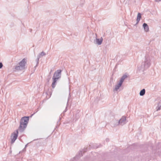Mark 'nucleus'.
Here are the masks:
<instances>
[{"instance_id": "1", "label": "nucleus", "mask_w": 161, "mask_h": 161, "mask_svg": "<svg viewBox=\"0 0 161 161\" xmlns=\"http://www.w3.org/2000/svg\"><path fill=\"white\" fill-rule=\"evenodd\" d=\"M29 121V117L25 116L21 118L20 121V125L18 129L14 131L12 133L11 136V144H13L17 138L19 130L20 132H22L26 127Z\"/></svg>"}, {"instance_id": "2", "label": "nucleus", "mask_w": 161, "mask_h": 161, "mask_svg": "<svg viewBox=\"0 0 161 161\" xmlns=\"http://www.w3.org/2000/svg\"><path fill=\"white\" fill-rule=\"evenodd\" d=\"M150 60L149 57L146 56L144 61L142 63L141 66L138 68L140 70L144 71L147 69L150 66Z\"/></svg>"}, {"instance_id": "3", "label": "nucleus", "mask_w": 161, "mask_h": 161, "mask_svg": "<svg viewBox=\"0 0 161 161\" xmlns=\"http://www.w3.org/2000/svg\"><path fill=\"white\" fill-rule=\"evenodd\" d=\"M27 63V60L25 58H23L19 63V65L15 66V69L18 70H21L25 69V66Z\"/></svg>"}, {"instance_id": "4", "label": "nucleus", "mask_w": 161, "mask_h": 161, "mask_svg": "<svg viewBox=\"0 0 161 161\" xmlns=\"http://www.w3.org/2000/svg\"><path fill=\"white\" fill-rule=\"evenodd\" d=\"M126 118L125 117L123 116L121 118L119 121L116 122L115 125H113L114 127L118 126L119 125H123L126 123Z\"/></svg>"}, {"instance_id": "5", "label": "nucleus", "mask_w": 161, "mask_h": 161, "mask_svg": "<svg viewBox=\"0 0 161 161\" xmlns=\"http://www.w3.org/2000/svg\"><path fill=\"white\" fill-rule=\"evenodd\" d=\"M61 69L57 70L54 72L53 78H55L57 80L60 78L61 75Z\"/></svg>"}, {"instance_id": "6", "label": "nucleus", "mask_w": 161, "mask_h": 161, "mask_svg": "<svg viewBox=\"0 0 161 161\" xmlns=\"http://www.w3.org/2000/svg\"><path fill=\"white\" fill-rule=\"evenodd\" d=\"M103 40V39L102 37H101L100 39L96 38V39L95 42V41H94V43L97 44L98 45H100L101 44Z\"/></svg>"}, {"instance_id": "7", "label": "nucleus", "mask_w": 161, "mask_h": 161, "mask_svg": "<svg viewBox=\"0 0 161 161\" xmlns=\"http://www.w3.org/2000/svg\"><path fill=\"white\" fill-rule=\"evenodd\" d=\"M52 79L53 80V81L52 84V86L53 88H54L56 85L57 81L58 80L56 79L55 78H53Z\"/></svg>"}, {"instance_id": "8", "label": "nucleus", "mask_w": 161, "mask_h": 161, "mask_svg": "<svg viewBox=\"0 0 161 161\" xmlns=\"http://www.w3.org/2000/svg\"><path fill=\"white\" fill-rule=\"evenodd\" d=\"M142 26L145 31L147 32L149 31V28L147 24L144 23Z\"/></svg>"}, {"instance_id": "9", "label": "nucleus", "mask_w": 161, "mask_h": 161, "mask_svg": "<svg viewBox=\"0 0 161 161\" xmlns=\"http://www.w3.org/2000/svg\"><path fill=\"white\" fill-rule=\"evenodd\" d=\"M141 18V14L140 13H138L137 14L136 19V24H137L139 22Z\"/></svg>"}, {"instance_id": "10", "label": "nucleus", "mask_w": 161, "mask_h": 161, "mask_svg": "<svg viewBox=\"0 0 161 161\" xmlns=\"http://www.w3.org/2000/svg\"><path fill=\"white\" fill-rule=\"evenodd\" d=\"M156 109L157 111H158L161 109V102H159L157 104V106L156 107Z\"/></svg>"}, {"instance_id": "11", "label": "nucleus", "mask_w": 161, "mask_h": 161, "mask_svg": "<svg viewBox=\"0 0 161 161\" xmlns=\"http://www.w3.org/2000/svg\"><path fill=\"white\" fill-rule=\"evenodd\" d=\"M122 85L119 83L117 84L115 86V88L114 89V90H115L116 91H117L119 88Z\"/></svg>"}, {"instance_id": "12", "label": "nucleus", "mask_w": 161, "mask_h": 161, "mask_svg": "<svg viewBox=\"0 0 161 161\" xmlns=\"http://www.w3.org/2000/svg\"><path fill=\"white\" fill-rule=\"evenodd\" d=\"M145 93V90L144 89H143L141 90L140 92V95L141 96H143Z\"/></svg>"}, {"instance_id": "13", "label": "nucleus", "mask_w": 161, "mask_h": 161, "mask_svg": "<svg viewBox=\"0 0 161 161\" xmlns=\"http://www.w3.org/2000/svg\"><path fill=\"white\" fill-rule=\"evenodd\" d=\"M40 57H40V55H38V56H37V58L36 59V61L37 63V64L36 66H35V67H37L38 65V64H39V60Z\"/></svg>"}, {"instance_id": "14", "label": "nucleus", "mask_w": 161, "mask_h": 161, "mask_svg": "<svg viewBox=\"0 0 161 161\" xmlns=\"http://www.w3.org/2000/svg\"><path fill=\"white\" fill-rule=\"evenodd\" d=\"M51 78V73H49V75L47 76V80L48 82H49Z\"/></svg>"}, {"instance_id": "15", "label": "nucleus", "mask_w": 161, "mask_h": 161, "mask_svg": "<svg viewBox=\"0 0 161 161\" xmlns=\"http://www.w3.org/2000/svg\"><path fill=\"white\" fill-rule=\"evenodd\" d=\"M83 151H80L79 152V155L78 156V157H80L83 155L82 154Z\"/></svg>"}, {"instance_id": "16", "label": "nucleus", "mask_w": 161, "mask_h": 161, "mask_svg": "<svg viewBox=\"0 0 161 161\" xmlns=\"http://www.w3.org/2000/svg\"><path fill=\"white\" fill-rule=\"evenodd\" d=\"M46 54V53L43 51L42 52H41L40 53L39 55H40V56H43L45 55ZM40 57H41V56Z\"/></svg>"}, {"instance_id": "17", "label": "nucleus", "mask_w": 161, "mask_h": 161, "mask_svg": "<svg viewBox=\"0 0 161 161\" xmlns=\"http://www.w3.org/2000/svg\"><path fill=\"white\" fill-rule=\"evenodd\" d=\"M61 117H60L59 118V119H58V121L57 122V126H58H58H59V125H60V120H61Z\"/></svg>"}, {"instance_id": "18", "label": "nucleus", "mask_w": 161, "mask_h": 161, "mask_svg": "<svg viewBox=\"0 0 161 161\" xmlns=\"http://www.w3.org/2000/svg\"><path fill=\"white\" fill-rule=\"evenodd\" d=\"M127 76L126 75H124L121 77V78L125 80L126 78H127Z\"/></svg>"}, {"instance_id": "19", "label": "nucleus", "mask_w": 161, "mask_h": 161, "mask_svg": "<svg viewBox=\"0 0 161 161\" xmlns=\"http://www.w3.org/2000/svg\"><path fill=\"white\" fill-rule=\"evenodd\" d=\"M124 80L123 79L121 78L119 83H120V84H121V85H122V84Z\"/></svg>"}, {"instance_id": "20", "label": "nucleus", "mask_w": 161, "mask_h": 161, "mask_svg": "<svg viewBox=\"0 0 161 161\" xmlns=\"http://www.w3.org/2000/svg\"><path fill=\"white\" fill-rule=\"evenodd\" d=\"M124 80L123 79L121 78L119 83H120V84H121V85H122V84Z\"/></svg>"}, {"instance_id": "21", "label": "nucleus", "mask_w": 161, "mask_h": 161, "mask_svg": "<svg viewBox=\"0 0 161 161\" xmlns=\"http://www.w3.org/2000/svg\"><path fill=\"white\" fill-rule=\"evenodd\" d=\"M3 66V64L2 63L0 62V69H1Z\"/></svg>"}, {"instance_id": "22", "label": "nucleus", "mask_w": 161, "mask_h": 161, "mask_svg": "<svg viewBox=\"0 0 161 161\" xmlns=\"http://www.w3.org/2000/svg\"><path fill=\"white\" fill-rule=\"evenodd\" d=\"M67 107L66 106V108H65V109L64 111H63V113H65V112H66V111H67Z\"/></svg>"}, {"instance_id": "23", "label": "nucleus", "mask_w": 161, "mask_h": 161, "mask_svg": "<svg viewBox=\"0 0 161 161\" xmlns=\"http://www.w3.org/2000/svg\"><path fill=\"white\" fill-rule=\"evenodd\" d=\"M156 2H159V1H161L160 0H155Z\"/></svg>"}, {"instance_id": "24", "label": "nucleus", "mask_w": 161, "mask_h": 161, "mask_svg": "<svg viewBox=\"0 0 161 161\" xmlns=\"http://www.w3.org/2000/svg\"><path fill=\"white\" fill-rule=\"evenodd\" d=\"M106 141L107 142H108V141H109V140L108 139H106Z\"/></svg>"}, {"instance_id": "25", "label": "nucleus", "mask_w": 161, "mask_h": 161, "mask_svg": "<svg viewBox=\"0 0 161 161\" xmlns=\"http://www.w3.org/2000/svg\"><path fill=\"white\" fill-rule=\"evenodd\" d=\"M86 149H84V151H83V152H84V153L85 152H86Z\"/></svg>"}, {"instance_id": "26", "label": "nucleus", "mask_w": 161, "mask_h": 161, "mask_svg": "<svg viewBox=\"0 0 161 161\" xmlns=\"http://www.w3.org/2000/svg\"><path fill=\"white\" fill-rule=\"evenodd\" d=\"M77 112L78 113H79V112H80V111H79V110H78L77 111Z\"/></svg>"}, {"instance_id": "27", "label": "nucleus", "mask_w": 161, "mask_h": 161, "mask_svg": "<svg viewBox=\"0 0 161 161\" xmlns=\"http://www.w3.org/2000/svg\"><path fill=\"white\" fill-rule=\"evenodd\" d=\"M52 69H51V71H50V73H51V72H52Z\"/></svg>"}, {"instance_id": "28", "label": "nucleus", "mask_w": 161, "mask_h": 161, "mask_svg": "<svg viewBox=\"0 0 161 161\" xmlns=\"http://www.w3.org/2000/svg\"><path fill=\"white\" fill-rule=\"evenodd\" d=\"M27 144H26V145H25V147H27Z\"/></svg>"}, {"instance_id": "29", "label": "nucleus", "mask_w": 161, "mask_h": 161, "mask_svg": "<svg viewBox=\"0 0 161 161\" xmlns=\"http://www.w3.org/2000/svg\"><path fill=\"white\" fill-rule=\"evenodd\" d=\"M68 102H67V104H68Z\"/></svg>"}, {"instance_id": "30", "label": "nucleus", "mask_w": 161, "mask_h": 161, "mask_svg": "<svg viewBox=\"0 0 161 161\" xmlns=\"http://www.w3.org/2000/svg\"><path fill=\"white\" fill-rule=\"evenodd\" d=\"M68 102H67V104H68Z\"/></svg>"}]
</instances>
